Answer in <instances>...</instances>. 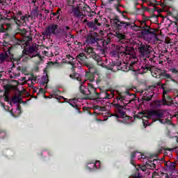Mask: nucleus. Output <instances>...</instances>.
<instances>
[{"label": "nucleus", "mask_w": 178, "mask_h": 178, "mask_svg": "<svg viewBox=\"0 0 178 178\" xmlns=\"http://www.w3.org/2000/svg\"><path fill=\"white\" fill-rule=\"evenodd\" d=\"M12 88H13V86H12V85H6L4 86V94H8L9 91H10V90H12Z\"/></svg>", "instance_id": "nucleus-10"}, {"label": "nucleus", "mask_w": 178, "mask_h": 178, "mask_svg": "<svg viewBox=\"0 0 178 178\" xmlns=\"http://www.w3.org/2000/svg\"><path fill=\"white\" fill-rule=\"evenodd\" d=\"M19 16H20L21 20H23L24 22V20H26V18L27 17H26V16H22L21 14H17V18L15 19V22H16L17 20V22H19V19H17V18H19Z\"/></svg>", "instance_id": "nucleus-15"}, {"label": "nucleus", "mask_w": 178, "mask_h": 178, "mask_svg": "<svg viewBox=\"0 0 178 178\" xmlns=\"http://www.w3.org/2000/svg\"><path fill=\"white\" fill-rule=\"evenodd\" d=\"M21 81H26V77H22L19 79Z\"/></svg>", "instance_id": "nucleus-25"}, {"label": "nucleus", "mask_w": 178, "mask_h": 178, "mask_svg": "<svg viewBox=\"0 0 178 178\" xmlns=\"http://www.w3.org/2000/svg\"><path fill=\"white\" fill-rule=\"evenodd\" d=\"M117 99H120V101H124V99H126V97L123 96V95H120Z\"/></svg>", "instance_id": "nucleus-19"}, {"label": "nucleus", "mask_w": 178, "mask_h": 178, "mask_svg": "<svg viewBox=\"0 0 178 178\" xmlns=\"http://www.w3.org/2000/svg\"><path fill=\"white\" fill-rule=\"evenodd\" d=\"M96 166H99V161L96 162V163H88V165H87V168L90 170H92L93 169H95Z\"/></svg>", "instance_id": "nucleus-5"}, {"label": "nucleus", "mask_w": 178, "mask_h": 178, "mask_svg": "<svg viewBox=\"0 0 178 178\" xmlns=\"http://www.w3.org/2000/svg\"><path fill=\"white\" fill-rule=\"evenodd\" d=\"M147 168H151V169H155L156 165L154 163H152L151 165H147Z\"/></svg>", "instance_id": "nucleus-16"}, {"label": "nucleus", "mask_w": 178, "mask_h": 178, "mask_svg": "<svg viewBox=\"0 0 178 178\" xmlns=\"http://www.w3.org/2000/svg\"><path fill=\"white\" fill-rule=\"evenodd\" d=\"M147 165H138V167L136 169V173L135 175H137L139 173L140 170H142V172H146L147 170Z\"/></svg>", "instance_id": "nucleus-8"}, {"label": "nucleus", "mask_w": 178, "mask_h": 178, "mask_svg": "<svg viewBox=\"0 0 178 178\" xmlns=\"http://www.w3.org/2000/svg\"><path fill=\"white\" fill-rule=\"evenodd\" d=\"M0 3H1V5H5V2L2 1L0 0Z\"/></svg>", "instance_id": "nucleus-29"}, {"label": "nucleus", "mask_w": 178, "mask_h": 178, "mask_svg": "<svg viewBox=\"0 0 178 178\" xmlns=\"http://www.w3.org/2000/svg\"><path fill=\"white\" fill-rule=\"evenodd\" d=\"M83 94H84V91H82Z\"/></svg>", "instance_id": "nucleus-37"}, {"label": "nucleus", "mask_w": 178, "mask_h": 178, "mask_svg": "<svg viewBox=\"0 0 178 178\" xmlns=\"http://www.w3.org/2000/svg\"><path fill=\"white\" fill-rule=\"evenodd\" d=\"M164 77H166L167 79H170V74L168 73H164L163 74Z\"/></svg>", "instance_id": "nucleus-23"}, {"label": "nucleus", "mask_w": 178, "mask_h": 178, "mask_svg": "<svg viewBox=\"0 0 178 178\" xmlns=\"http://www.w3.org/2000/svg\"><path fill=\"white\" fill-rule=\"evenodd\" d=\"M9 48L10 47L3 49V51H7L5 54H0V59L1 60H3L4 59H6V58H8V54H10V51H9Z\"/></svg>", "instance_id": "nucleus-6"}, {"label": "nucleus", "mask_w": 178, "mask_h": 178, "mask_svg": "<svg viewBox=\"0 0 178 178\" xmlns=\"http://www.w3.org/2000/svg\"><path fill=\"white\" fill-rule=\"evenodd\" d=\"M6 45H8V43H4L3 44V47H6Z\"/></svg>", "instance_id": "nucleus-33"}, {"label": "nucleus", "mask_w": 178, "mask_h": 178, "mask_svg": "<svg viewBox=\"0 0 178 178\" xmlns=\"http://www.w3.org/2000/svg\"><path fill=\"white\" fill-rule=\"evenodd\" d=\"M5 136H6V133H5V132H1V131H0V137H1L2 138H3V137H5Z\"/></svg>", "instance_id": "nucleus-22"}, {"label": "nucleus", "mask_w": 178, "mask_h": 178, "mask_svg": "<svg viewBox=\"0 0 178 178\" xmlns=\"http://www.w3.org/2000/svg\"><path fill=\"white\" fill-rule=\"evenodd\" d=\"M159 122H161V123H163L162 120H159Z\"/></svg>", "instance_id": "nucleus-35"}, {"label": "nucleus", "mask_w": 178, "mask_h": 178, "mask_svg": "<svg viewBox=\"0 0 178 178\" xmlns=\"http://www.w3.org/2000/svg\"><path fill=\"white\" fill-rule=\"evenodd\" d=\"M88 91L89 94H91V92H95V88H94V86L92 84H89L88 85Z\"/></svg>", "instance_id": "nucleus-14"}, {"label": "nucleus", "mask_w": 178, "mask_h": 178, "mask_svg": "<svg viewBox=\"0 0 178 178\" xmlns=\"http://www.w3.org/2000/svg\"><path fill=\"white\" fill-rule=\"evenodd\" d=\"M170 72H172V73H174L175 74H178V69L172 68V69H170Z\"/></svg>", "instance_id": "nucleus-18"}, {"label": "nucleus", "mask_w": 178, "mask_h": 178, "mask_svg": "<svg viewBox=\"0 0 178 178\" xmlns=\"http://www.w3.org/2000/svg\"><path fill=\"white\" fill-rule=\"evenodd\" d=\"M138 157V159H141V158H144L141 153L135 152L131 154V158Z\"/></svg>", "instance_id": "nucleus-12"}, {"label": "nucleus", "mask_w": 178, "mask_h": 178, "mask_svg": "<svg viewBox=\"0 0 178 178\" xmlns=\"http://www.w3.org/2000/svg\"><path fill=\"white\" fill-rule=\"evenodd\" d=\"M165 178H170L168 174H165Z\"/></svg>", "instance_id": "nucleus-32"}, {"label": "nucleus", "mask_w": 178, "mask_h": 178, "mask_svg": "<svg viewBox=\"0 0 178 178\" xmlns=\"http://www.w3.org/2000/svg\"><path fill=\"white\" fill-rule=\"evenodd\" d=\"M4 101H6V102H8V101H9V98L8 97V94H5L4 93Z\"/></svg>", "instance_id": "nucleus-21"}, {"label": "nucleus", "mask_w": 178, "mask_h": 178, "mask_svg": "<svg viewBox=\"0 0 178 178\" xmlns=\"http://www.w3.org/2000/svg\"><path fill=\"white\" fill-rule=\"evenodd\" d=\"M138 51L142 56H147L149 54V46L143 44L138 48Z\"/></svg>", "instance_id": "nucleus-3"}, {"label": "nucleus", "mask_w": 178, "mask_h": 178, "mask_svg": "<svg viewBox=\"0 0 178 178\" xmlns=\"http://www.w3.org/2000/svg\"><path fill=\"white\" fill-rule=\"evenodd\" d=\"M143 23L144 24L145 22H143Z\"/></svg>", "instance_id": "nucleus-40"}, {"label": "nucleus", "mask_w": 178, "mask_h": 178, "mask_svg": "<svg viewBox=\"0 0 178 178\" xmlns=\"http://www.w3.org/2000/svg\"><path fill=\"white\" fill-rule=\"evenodd\" d=\"M151 33V29L149 26H146L145 29L142 31V35L145 37V35H148V34Z\"/></svg>", "instance_id": "nucleus-7"}, {"label": "nucleus", "mask_w": 178, "mask_h": 178, "mask_svg": "<svg viewBox=\"0 0 178 178\" xmlns=\"http://www.w3.org/2000/svg\"><path fill=\"white\" fill-rule=\"evenodd\" d=\"M119 38H124V35H118Z\"/></svg>", "instance_id": "nucleus-27"}, {"label": "nucleus", "mask_w": 178, "mask_h": 178, "mask_svg": "<svg viewBox=\"0 0 178 178\" xmlns=\"http://www.w3.org/2000/svg\"><path fill=\"white\" fill-rule=\"evenodd\" d=\"M140 118H142L143 121V126L147 127V124L145 125V122L148 120V119H152L154 122L158 120V119L161 118H163V114L161 111H148L146 113H139Z\"/></svg>", "instance_id": "nucleus-1"}, {"label": "nucleus", "mask_w": 178, "mask_h": 178, "mask_svg": "<svg viewBox=\"0 0 178 178\" xmlns=\"http://www.w3.org/2000/svg\"><path fill=\"white\" fill-rule=\"evenodd\" d=\"M8 22H9L8 19H1V31H3V29H5V26L7 27V29L10 26V24L8 23Z\"/></svg>", "instance_id": "nucleus-4"}, {"label": "nucleus", "mask_w": 178, "mask_h": 178, "mask_svg": "<svg viewBox=\"0 0 178 178\" xmlns=\"http://www.w3.org/2000/svg\"><path fill=\"white\" fill-rule=\"evenodd\" d=\"M70 77H72V75H70Z\"/></svg>", "instance_id": "nucleus-39"}, {"label": "nucleus", "mask_w": 178, "mask_h": 178, "mask_svg": "<svg viewBox=\"0 0 178 178\" xmlns=\"http://www.w3.org/2000/svg\"><path fill=\"white\" fill-rule=\"evenodd\" d=\"M92 38H94L92 35L88 36V38H86V42H88V41H92Z\"/></svg>", "instance_id": "nucleus-20"}, {"label": "nucleus", "mask_w": 178, "mask_h": 178, "mask_svg": "<svg viewBox=\"0 0 178 178\" xmlns=\"http://www.w3.org/2000/svg\"><path fill=\"white\" fill-rule=\"evenodd\" d=\"M71 102H72V100L70 101L69 104H70L72 106H74V105H73Z\"/></svg>", "instance_id": "nucleus-31"}, {"label": "nucleus", "mask_w": 178, "mask_h": 178, "mask_svg": "<svg viewBox=\"0 0 178 178\" xmlns=\"http://www.w3.org/2000/svg\"><path fill=\"white\" fill-rule=\"evenodd\" d=\"M168 92H170V90L163 89V98H165V95H166V94H168Z\"/></svg>", "instance_id": "nucleus-17"}, {"label": "nucleus", "mask_w": 178, "mask_h": 178, "mask_svg": "<svg viewBox=\"0 0 178 178\" xmlns=\"http://www.w3.org/2000/svg\"><path fill=\"white\" fill-rule=\"evenodd\" d=\"M118 26L120 27H123L124 29H127V27L130 26V23L122 22L118 24Z\"/></svg>", "instance_id": "nucleus-11"}, {"label": "nucleus", "mask_w": 178, "mask_h": 178, "mask_svg": "<svg viewBox=\"0 0 178 178\" xmlns=\"http://www.w3.org/2000/svg\"><path fill=\"white\" fill-rule=\"evenodd\" d=\"M115 116L117 117V118H124V116H126V113L123 111H119L118 114L115 115Z\"/></svg>", "instance_id": "nucleus-13"}, {"label": "nucleus", "mask_w": 178, "mask_h": 178, "mask_svg": "<svg viewBox=\"0 0 178 178\" xmlns=\"http://www.w3.org/2000/svg\"><path fill=\"white\" fill-rule=\"evenodd\" d=\"M131 101H132V100H129V101L128 102V104H130V102H131Z\"/></svg>", "instance_id": "nucleus-34"}, {"label": "nucleus", "mask_w": 178, "mask_h": 178, "mask_svg": "<svg viewBox=\"0 0 178 178\" xmlns=\"http://www.w3.org/2000/svg\"><path fill=\"white\" fill-rule=\"evenodd\" d=\"M125 94H126L127 95H130V93H129L128 91L125 92Z\"/></svg>", "instance_id": "nucleus-30"}, {"label": "nucleus", "mask_w": 178, "mask_h": 178, "mask_svg": "<svg viewBox=\"0 0 178 178\" xmlns=\"http://www.w3.org/2000/svg\"><path fill=\"white\" fill-rule=\"evenodd\" d=\"M56 34H59V27L56 24L49 25L46 28L44 32L42 33V35L44 37H48V35H56Z\"/></svg>", "instance_id": "nucleus-2"}, {"label": "nucleus", "mask_w": 178, "mask_h": 178, "mask_svg": "<svg viewBox=\"0 0 178 178\" xmlns=\"http://www.w3.org/2000/svg\"><path fill=\"white\" fill-rule=\"evenodd\" d=\"M67 58L70 59V60H73L74 59L73 57H72L70 55H67Z\"/></svg>", "instance_id": "nucleus-24"}, {"label": "nucleus", "mask_w": 178, "mask_h": 178, "mask_svg": "<svg viewBox=\"0 0 178 178\" xmlns=\"http://www.w3.org/2000/svg\"><path fill=\"white\" fill-rule=\"evenodd\" d=\"M86 60V56H84L83 54H79V56H76V60L79 62V63H83L84 60Z\"/></svg>", "instance_id": "nucleus-9"}, {"label": "nucleus", "mask_w": 178, "mask_h": 178, "mask_svg": "<svg viewBox=\"0 0 178 178\" xmlns=\"http://www.w3.org/2000/svg\"><path fill=\"white\" fill-rule=\"evenodd\" d=\"M157 175H158V173L154 172L153 175H152V178H154L155 176H156Z\"/></svg>", "instance_id": "nucleus-26"}, {"label": "nucleus", "mask_w": 178, "mask_h": 178, "mask_svg": "<svg viewBox=\"0 0 178 178\" xmlns=\"http://www.w3.org/2000/svg\"><path fill=\"white\" fill-rule=\"evenodd\" d=\"M163 105H165L164 103H163Z\"/></svg>", "instance_id": "nucleus-38"}, {"label": "nucleus", "mask_w": 178, "mask_h": 178, "mask_svg": "<svg viewBox=\"0 0 178 178\" xmlns=\"http://www.w3.org/2000/svg\"><path fill=\"white\" fill-rule=\"evenodd\" d=\"M10 59H13V58L10 57Z\"/></svg>", "instance_id": "nucleus-36"}, {"label": "nucleus", "mask_w": 178, "mask_h": 178, "mask_svg": "<svg viewBox=\"0 0 178 178\" xmlns=\"http://www.w3.org/2000/svg\"><path fill=\"white\" fill-rule=\"evenodd\" d=\"M38 58H39V59H40V60H42V57H41V56L38 55Z\"/></svg>", "instance_id": "nucleus-28"}]
</instances>
